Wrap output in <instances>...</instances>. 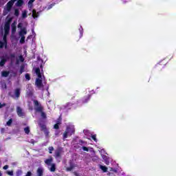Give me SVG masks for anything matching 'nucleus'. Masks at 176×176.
Instances as JSON below:
<instances>
[{"instance_id": "f257e3e1", "label": "nucleus", "mask_w": 176, "mask_h": 176, "mask_svg": "<svg viewBox=\"0 0 176 176\" xmlns=\"http://www.w3.org/2000/svg\"><path fill=\"white\" fill-rule=\"evenodd\" d=\"M34 104L36 112H39L41 118H43V119H46V113L43 112V107H42V104H41L38 100H34Z\"/></svg>"}, {"instance_id": "f03ea898", "label": "nucleus", "mask_w": 176, "mask_h": 176, "mask_svg": "<svg viewBox=\"0 0 176 176\" xmlns=\"http://www.w3.org/2000/svg\"><path fill=\"white\" fill-rule=\"evenodd\" d=\"M14 58H16V54L14 53L10 54V56L6 55L5 56L1 57V60L0 61V67H3V65L6 64V61H8V60H10L11 63H13V61H14Z\"/></svg>"}, {"instance_id": "7ed1b4c3", "label": "nucleus", "mask_w": 176, "mask_h": 176, "mask_svg": "<svg viewBox=\"0 0 176 176\" xmlns=\"http://www.w3.org/2000/svg\"><path fill=\"white\" fill-rule=\"evenodd\" d=\"M10 23H12V18H9L6 22L4 25V30L10 31Z\"/></svg>"}, {"instance_id": "20e7f679", "label": "nucleus", "mask_w": 176, "mask_h": 176, "mask_svg": "<svg viewBox=\"0 0 176 176\" xmlns=\"http://www.w3.org/2000/svg\"><path fill=\"white\" fill-rule=\"evenodd\" d=\"M35 85L38 89H42V87H43V82L42 81V79L36 78Z\"/></svg>"}, {"instance_id": "39448f33", "label": "nucleus", "mask_w": 176, "mask_h": 176, "mask_svg": "<svg viewBox=\"0 0 176 176\" xmlns=\"http://www.w3.org/2000/svg\"><path fill=\"white\" fill-rule=\"evenodd\" d=\"M63 152V148H58L55 151L54 157L56 159H58V157H61V153Z\"/></svg>"}, {"instance_id": "423d86ee", "label": "nucleus", "mask_w": 176, "mask_h": 176, "mask_svg": "<svg viewBox=\"0 0 176 176\" xmlns=\"http://www.w3.org/2000/svg\"><path fill=\"white\" fill-rule=\"evenodd\" d=\"M16 0H10V1H8V3H7V11L8 12H10V10H12V6H13V5H14V1Z\"/></svg>"}, {"instance_id": "0eeeda50", "label": "nucleus", "mask_w": 176, "mask_h": 176, "mask_svg": "<svg viewBox=\"0 0 176 176\" xmlns=\"http://www.w3.org/2000/svg\"><path fill=\"white\" fill-rule=\"evenodd\" d=\"M16 113L19 118H23V116H24V112H23V109L20 107H16Z\"/></svg>"}, {"instance_id": "6e6552de", "label": "nucleus", "mask_w": 176, "mask_h": 176, "mask_svg": "<svg viewBox=\"0 0 176 176\" xmlns=\"http://www.w3.org/2000/svg\"><path fill=\"white\" fill-rule=\"evenodd\" d=\"M66 131L69 133V135H72V134H75V128L67 126Z\"/></svg>"}, {"instance_id": "1a4fd4ad", "label": "nucleus", "mask_w": 176, "mask_h": 176, "mask_svg": "<svg viewBox=\"0 0 176 176\" xmlns=\"http://www.w3.org/2000/svg\"><path fill=\"white\" fill-rule=\"evenodd\" d=\"M91 97V94H88L87 96H84V98L82 100V103L86 104V102H89V101L90 100Z\"/></svg>"}, {"instance_id": "9d476101", "label": "nucleus", "mask_w": 176, "mask_h": 176, "mask_svg": "<svg viewBox=\"0 0 176 176\" xmlns=\"http://www.w3.org/2000/svg\"><path fill=\"white\" fill-rule=\"evenodd\" d=\"M44 162L47 164V166H50L52 163H53V157L50 155L49 158L45 160Z\"/></svg>"}, {"instance_id": "9b49d317", "label": "nucleus", "mask_w": 176, "mask_h": 176, "mask_svg": "<svg viewBox=\"0 0 176 176\" xmlns=\"http://www.w3.org/2000/svg\"><path fill=\"white\" fill-rule=\"evenodd\" d=\"M32 16L33 17V19H38V17H39V12H37L36 10H32Z\"/></svg>"}, {"instance_id": "f8f14e48", "label": "nucleus", "mask_w": 176, "mask_h": 176, "mask_svg": "<svg viewBox=\"0 0 176 176\" xmlns=\"http://www.w3.org/2000/svg\"><path fill=\"white\" fill-rule=\"evenodd\" d=\"M20 90H21L20 88H16L14 90V96L16 98H20V94H21Z\"/></svg>"}, {"instance_id": "ddd939ff", "label": "nucleus", "mask_w": 176, "mask_h": 176, "mask_svg": "<svg viewBox=\"0 0 176 176\" xmlns=\"http://www.w3.org/2000/svg\"><path fill=\"white\" fill-rule=\"evenodd\" d=\"M19 35L20 36H24L25 35H27V29H25V28L21 29L19 32Z\"/></svg>"}, {"instance_id": "4468645a", "label": "nucleus", "mask_w": 176, "mask_h": 176, "mask_svg": "<svg viewBox=\"0 0 176 176\" xmlns=\"http://www.w3.org/2000/svg\"><path fill=\"white\" fill-rule=\"evenodd\" d=\"M11 30H12L11 32H12V34L16 33V31L17 30V27L16 26V25L14 23H12L11 25Z\"/></svg>"}, {"instance_id": "2eb2a0df", "label": "nucleus", "mask_w": 176, "mask_h": 176, "mask_svg": "<svg viewBox=\"0 0 176 176\" xmlns=\"http://www.w3.org/2000/svg\"><path fill=\"white\" fill-rule=\"evenodd\" d=\"M75 167V164H74V163L70 162L69 164V167H67L66 168L67 171H72V170H74V168Z\"/></svg>"}, {"instance_id": "dca6fc26", "label": "nucleus", "mask_w": 176, "mask_h": 176, "mask_svg": "<svg viewBox=\"0 0 176 176\" xmlns=\"http://www.w3.org/2000/svg\"><path fill=\"white\" fill-rule=\"evenodd\" d=\"M9 74H10V72L3 71L1 72V76H3V78H8V76H9Z\"/></svg>"}, {"instance_id": "f3484780", "label": "nucleus", "mask_w": 176, "mask_h": 176, "mask_svg": "<svg viewBox=\"0 0 176 176\" xmlns=\"http://www.w3.org/2000/svg\"><path fill=\"white\" fill-rule=\"evenodd\" d=\"M37 175L38 176H43V169L38 168L37 169Z\"/></svg>"}, {"instance_id": "a211bd4d", "label": "nucleus", "mask_w": 176, "mask_h": 176, "mask_svg": "<svg viewBox=\"0 0 176 176\" xmlns=\"http://www.w3.org/2000/svg\"><path fill=\"white\" fill-rule=\"evenodd\" d=\"M51 167L50 168V170L51 171V173H54V171H56V164H52Z\"/></svg>"}, {"instance_id": "6ab92c4d", "label": "nucleus", "mask_w": 176, "mask_h": 176, "mask_svg": "<svg viewBox=\"0 0 176 176\" xmlns=\"http://www.w3.org/2000/svg\"><path fill=\"white\" fill-rule=\"evenodd\" d=\"M3 41L6 44V48H7L8 47V36L7 35H5V34L3 35Z\"/></svg>"}, {"instance_id": "aec40b11", "label": "nucleus", "mask_w": 176, "mask_h": 176, "mask_svg": "<svg viewBox=\"0 0 176 176\" xmlns=\"http://www.w3.org/2000/svg\"><path fill=\"white\" fill-rule=\"evenodd\" d=\"M72 105H74V104L71 103V102H67L65 105V109H71V107H72Z\"/></svg>"}, {"instance_id": "412c9836", "label": "nucleus", "mask_w": 176, "mask_h": 176, "mask_svg": "<svg viewBox=\"0 0 176 176\" xmlns=\"http://www.w3.org/2000/svg\"><path fill=\"white\" fill-rule=\"evenodd\" d=\"M100 170H102L103 173H107L108 171V168L105 166L100 165Z\"/></svg>"}, {"instance_id": "4be33fe9", "label": "nucleus", "mask_w": 176, "mask_h": 176, "mask_svg": "<svg viewBox=\"0 0 176 176\" xmlns=\"http://www.w3.org/2000/svg\"><path fill=\"white\" fill-rule=\"evenodd\" d=\"M24 69H25V65H24V64H22L20 66V69H19V73L21 74H23V72H24Z\"/></svg>"}, {"instance_id": "5701e85b", "label": "nucleus", "mask_w": 176, "mask_h": 176, "mask_svg": "<svg viewBox=\"0 0 176 176\" xmlns=\"http://www.w3.org/2000/svg\"><path fill=\"white\" fill-rule=\"evenodd\" d=\"M23 3H24V1L18 0L17 2H16V6H19V7L23 6Z\"/></svg>"}, {"instance_id": "b1692460", "label": "nucleus", "mask_w": 176, "mask_h": 176, "mask_svg": "<svg viewBox=\"0 0 176 176\" xmlns=\"http://www.w3.org/2000/svg\"><path fill=\"white\" fill-rule=\"evenodd\" d=\"M68 134H69L68 133V131L66 130L64 133H63V140H65V138H68Z\"/></svg>"}, {"instance_id": "393cba45", "label": "nucleus", "mask_w": 176, "mask_h": 176, "mask_svg": "<svg viewBox=\"0 0 176 176\" xmlns=\"http://www.w3.org/2000/svg\"><path fill=\"white\" fill-rule=\"evenodd\" d=\"M12 123H13V119L10 118L7 122L6 125L8 126H12Z\"/></svg>"}, {"instance_id": "a878e982", "label": "nucleus", "mask_w": 176, "mask_h": 176, "mask_svg": "<svg viewBox=\"0 0 176 176\" xmlns=\"http://www.w3.org/2000/svg\"><path fill=\"white\" fill-rule=\"evenodd\" d=\"M16 176H21L23 175V170L19 169L16 172Z\"/></svg>"}, {"instance_id": "bb28decb", "label": "nucleus", "mask_w": 176, "mask_h": 176, "mask_svg": "<svg viewBox=\"0 0 176 176\" xmlns=\"http://www.w3.org/2000/svg\"><path fill=\"white\" fill-rule=\"evenodd\" d=\"M24 131L25 134H30V126H26L24 128Z\"/></svg>"}, {"instance_id": "cd10ccee", "label": "nucleus", "mask_w": 176, "mask_h": 176, "mask_svg": "<svg viewBox=\"0 0 176 176\" xmlns=\"http://www.w3.org/2000/svg\"><path fill=\"white\" fill-rule=\"evenodd\" d=\"M25 78L27 80H31V76L28 73L25 74Z\"/></svg>"}, {"instance_id": "c85d7f7f", "label": "nucleus", "mask_w": 176, "mask_h": 176, "mask_svg": "<svg viewBox=\"0 0 176 176\" xmlns=\"http://www.w3.org/2000/svg\"><path fill=\"white\" fill-rule=\"evenodd\" d=\"M19 14H20V11H19L18 9H15V10H14V16H16V17H19Z\"/></svg>"}, {"instance_id": "c756f323", "label": "nucleus", "mask_w": 176, "mask_h": 176, "mask_svg": "<svg viewBox=\"0 0 176 176\" xmlns=\"http://www.w3.org/2000/svg\"><path fill=\"white\" fill-rule=\"evenodd\" d=\"M21 38L20 39V43H24L25 42V36H21Z\"/></svg>"}, {"instance_id": "7c9ffc66", "label": "nucleus", "mask_w": 176, "mask_h": 176, "mask_svg": "<svg viewBox=\"0 0 176 176\" xmlns=\"http://www.w3.org/2000/svg\"><path fill=\"white\" fill-rule=\"evenodd\" d=\"M26 17H27V10H24L22 13V18L26 19Z\"/></svg>"}, {"instance_id": "2f4dec72", "label": "nucleus", "mask_w": 176, "mask_h": 176, "mask_svg": "<svg viewBox=\"0 0 176 176\" xmlns=\"http://www.w3.org/2000/svg\"><path fill=\"white\" fill-rule=\"evenodd\" d=\"M3 46L6 47V44L5 43V42L0 41V49H3Z\"/></svg>"}, {"instance_id": "473e14b6", "label": "nucleus", "mask_w": 176, "mask_h": 176, "mask_svg": "<svg viewBox=\"0 0 176 176\" xmlns=\"http://www.w3.org/2000/svg\"><path fill=\"white\" fill-rule=\"evenodd\" d=\"M91 137L95 142H97V135H91Z\"/></svg>"}, {"instance_id": "72a5a7b5", "label": "nucleus", "mask_w": 176, "mask_h": 176, "mask_svg": "<svg viewBox=\"0 0 176 176\" xmlns=\"http://www.w3.org/2000/svg\"><path fill=\"white\" fill-rule=\"evenodd\" d=\"M35 72L36 75H38L39 74H41V69H39V67L36 68Z\"/></svg>"}, {"instance_id": "f704fd0d", "label": "nucleus", "mask_w": 176, "mask_h": 176, "mask_svg": "<svg viewBox=\"0 0 176 176\" xmlns=\"http://www.w3.org/2000/svg\"><path fill=\"white\" fill-rule=\"evenodd\" d=\"M41 130L43 131L47 130V128L46 127V125H45V124L41 125Z\"/></svg>"}, {"instance_id": "c9c22d12", "label": "nucleus", "mask_w": 176, "mask_h": 176, "mask_svg": "<svg viewBox=\"0 0 176 176\" xmlns=\"http://www.w3.org/2000/svg\"><path fill=\"white\" fill-rule=\"evenodd\" d=\"M82 36H83V32L80 31V35L76 41L78 42L80 39V38H82Z\"/></svg>"}, {"instance_id": "e433bc0d", "label": "nucleus", "mask_w": 176, "mask_h": 176, "mask_svg": "<svg viewBox=\"0 0 176 176\" xmlns=\"http://www.w3.org/2000/svg\"><path fill=\"white\" fill-rule=\"evenodd\" d=\"M53 151H54V148L53 146L49 147V153H53Z\"/></svg>"}, {"instance_id": "4c0bfd02", "label": "nucleus", "mask_w": 176, "mask_h": 176, "mask_svg": "<svg viewBox=\"0 0 176 176\" xmlns=\"http://www.w3.org/2000/svg\"><path fill=\"white\" fill-rule=\"evenodd\" d=\"M34 6V4H28V9L30 12H32V8Z\"/></svg>"}, {"instance_id": "58836bf2", "label": "nucleus", "mask_w": 176, "mask_h": 176, "mask_svg": "<svg viewBox=\"0 0 176 176\" xmlns=\"http://www.w3.org/2000/svg\"><path fill=\"white\" fill-rule=\"evenodd\" d=\"M54 129H55V130H58V129H60V126L58 125V124H55L54 125Z\"/></svg>"}, {"instance_id": "ea45409f", "label": "nucleus", "mask_w": 176, "mask_h": 176, "mask_svg": "<svg viewBox=\"0 0 176 176\" xmlns=\"http://www.w3.org/2000/svg\"><path fill=\"white\" fill-rule=\"evenodd\" d=\"M44 134H45V137H49V131L47 129L44 131Z\"/></svg>"}, {"instance_id": "a19ab883", "label": "nucleus", "mask_w": 176, "mask_h": 176, "mask_svg": "<svg viewBox=\"0 0 176 176\" xmlns=\"http://www.w3.org/2000/svg\"><path fill=\"white\" fill-rule=\"evenodd\" d=\"M82 151H85V152H89V148L86 146H82Z\"/></svg>"}, {"instance_id": "79ce46f5", "label": "nucleus", "mask_w": 176, "mask_h": 176, "mask_svg": "<svg viewBox=\"0 0 176 176\" xmlns=\"http://www.w3.org/2000/svg\"><path fill=\"white\" fill-rule=\"evenodd\" d=\"M19 60L21 61V63H24V58L23 57V56H19Z\"/></svg>"}, {"instance_id": "37998d69", "label": "nucleus", "mask_w": 176, "mask_h": 176, "mask_svg": "<svg viewBox=\"0 0 176 176\" xmlns=\"http://www.w3.org/2000/svg\"><path fill=\"white\" fill-rule=\"evenodd\" d=\"M35 2V0H30L28 3V5H32Z\"/></svg>"}, {"instance_id": "c03bdc74", "label": "nucleus", "mask_w": 176, "mask_h": 176, "mask_svg": "<svg viewBox=\"0 0 176 176\" xmlns=\"http://www.w3.org/2000/svg\"><path fill=\"white\" fill-rule=\"evenodd\" d=\"M25 176H32V173L31 171H28Z\"/></svg>"}, {"instance_id": "a18cd8bd", "label": "nucleus", "mask_w": 176, "mask_h": 176, "mask_svg": "<svg viewBox=\"0 0 176 176\" xmlns=\"http://www.w3.org/2000/svg\"><path fill=\"white\" fill-rule=\"evenodd\" d=\"M7 174L8 175H13V170H11V171H7Z\"/></svg>"}, {"instance_id": "49530a36", "label": "nucleus", "mask_w": 176, "mask_h": 176, "mask_svg": "<svg viewBox=\"0 0 176 176\" xmlns=\"http://www.w3.org/2000/svg\"><path fill=\"white\" fill-rule=\"evenodd\" d=\"M10 30H4V35H9V32Z\"/></svg>"}, {"instance_id": "de8ad7c7", "label": "nucleus", "mask_w": 176, "mask_h": 176, "mask_svg": "<svg viewBox=\"0 0 176 176\" xmlns=\"http://www.w3.org/2000/svg\"><path fill=\"white\" fill-rule=\"evenodd\" d=\"M38 78L37 79H42V74L40 73L37 74Z\"/></svg>"}, {"instance_id": "09e8293b", "label": "nucleus", "mask_w": 176, "mask_h": 176, "mask_svg": "<svg viewBox=\"0 0 176 176\" xmlns=\"http://www.w3.org/2000/svg\"><path fill=\"white\" fill-rule=\"evenodd\" d=\"M3 170H8L9 168V166L6 165L3 167Z\"/></svg>"}, {"instance_id": "8fccbe9b", "label": "nucleus", "mask_w": 176, "mask_h": 176, "mask_svg": "<svg viewBox=\"0 0 176 176\" xmlns=\"http://www.w3.org/2000/svg\"><path fill=\"white\" fill-rule=\"evenodd\" d=\"M21 27H23V23H19L18 28H21Z\"/></svg>"}, {"instance_id": "3c124183", "label": "nucleus", "mask_w": 176, "mask_h": 176, "mask_svg": "<svg viewBox=\"0 0 176 176\" xmlns=\"http://www.w3.org/2000/svg\"><path fill=\"white\" fill-rule=\"evenodd\" d=\"M56 124H58V126H60V124H61V122H60V121H57Z\"/></svg>"}, {"instance_id": "603ef678", "label": "nucleus", "mask_w": 176, "mask_h": 176, "mask_svg": "<svg viewBox=\"0 0 176 176\" xmlns=\"http://www.w3.org/2000/svg\"><path fill=\"white\" fill-rule=\"evenodd\" d=\"M74 175H76V176H79V174H78V173H76V172H74Z\"/></svg>"}, {"instance_id": "864d4df0", "label": "nucleus", "mask_w": 176, "mask_h": 176, "mask_svg": "<svg viewBox=\"0 0 176 176\" xmlns=\"http://www.w3.org/2000/svg\"><path fill=\"white\" fill-rule=\"evenodd\" d=\"M1 105H2V108H3V107H6V104L5 103L1 104Z\"/></svg>"}, {"instance_id": "5fc2aeb1", "label": "nucleus", "mask_w": 176, "mask_h": 176, "mask_svg": "<svg viewBox=\"0 0 176 176\" xmlns=\"http://www.w3.org/2000/svg\"><path fill=\"white\" fill-rule=\"evenodd\" d=\"M20 63V61L19 60V59L16 60V64L19 65V63Z\"/></svg>"}, {"instance_id": "6e6d98bb", "label": "nucleus", "mask_w": 176, "mask_h": 176, "mask_svg": "<svg viewBox=\"0 0 176 176\" xmlns=\"http://www.w3.org/2000/svg\"><path fill=\"white\" fill-rule=\"evenodd\" d=\"M58 134H59V132L58 131H56L55 135H58Z\"/></svg>"}, {"instance_id": "4d7b16f0", "label": "nucleus", "mask_w": 176, "mask_h": 176, "mask_svg": "<svg viewBox=\"0 0 176 176\" xmlns=\"http://www.w3.org/2000/svg\"><path fill=\"white\" fill-rule=\"evenodd\" d=\"M155 67H160V64H157V65H155Z\"/></svg>"}, {"instance_id": "13d9d810", "label": "nucleus", "mask_w": 176, "mask_h": 176, "mask_svg": "<svg viewBox=\"0 0 176 176\" xmlns=\"http://www.w3.org/2000/svg\"><path fill=\"white\" fill-rule=\"evenodd\" d=\"M80 142H81V144H83V140H80Z\"/></svg>"}, {"instance_id": "bf43d9fd", "label": "nucleus", "mask_w": 176, "mask_h": 176, "mask_svg": "<svg viewBox=\"0 0 176 176\" xmlns=\"http://www.w3.org/2000/svg\"><path fill=\"white\" fill-rule=\"evenodd\" d=\"M0 108H2V103L0 102Z\"/></svg>"}, {"instance_id": "052dcab7", "label": "nucleus", "mask_w": 176, "mask_h": 176, "mask_svg": "<svg viewBox=\"0 0 176 176\" xmlns=\"http://www.w3.org/2000/svg\"><path fill=\"white\" fill-rule=\"evenodd\" d=\"M106 164H109V162L106 161Z\"/></svg>"}, {"instance_id": "680f3d73", "label": "nucleus", "mask_w": 176, "mask_h": 176, "mask_svg": "<svg viewBox=\"0 0 176 176\" xmlns=\"http://www.w3.org/2000/svg\"><path fill=\"white\" fill-rule=\"evenodd\" d=\"M0 176H2V172L0 170Z\"/></svg>"}, {"instance_id": "e2e57ef3", "label": "nucleus", "mask_w": 176, "mask_h": 176, "mask_svg": "<svg viewBox=\"0 0 176 176\" xmlns=\"http://www.w3.org/2000/svg\"><path fill=\"white\" fill-rule=\"evenodd\" d=\"M107 175H111V173H107Z\"/></svg>"}, {"instance_id": "0e129e2a", "label": "nucleus", "mask_w": 176, "mask_h": 176, "mask_svg": "<svg viewBox=\"0 0 176 176\" xmlns=\"http://www.w3.org/2000/svg\"><path fill=\"white\" fill-rule=\"evenodd\" d=\"M114 173H116V170H114Z\"/></svg>"}, {"instance_id": "69168bd1", "label": "nucleus", "mask_w": 176, "mask_h": 176, "mask_svg": "<svg viewBox=\"0 0 176 176\" xmlns=\"http://www.w3.org/2000/svg\"><path fill=\"white\" fill-rule=\"evenodd\" d=\"M41 68H42V65H41Z\"/></svg>"}]
</instances>
